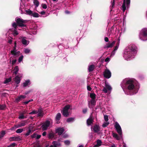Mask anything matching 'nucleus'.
<instances>
[{
	"label": "nucleus",
	"mask_w": 147,
	"mask_h": 147,
	"mask_svg": "<svg viewBox=\"0 0 147 147\" xmlns=\"http://www.w3.org/2000/svg\"><path fill=\"white\" fill-rule=\"evenodd\" d=\"M92 128L95 133H97L100 130V127L99 126L97 125H94L92 127Z\"/></svg>",
	"instance_id": "obj_14"
},
{
	"label": "nucleus",
	"mask_w": 147,
	"mask_h": 147,
	"mask_svg": "<svg viewBox=\"0 0 147 147\" xmlns=\"http://www.w3.org/2000/svg\"><path fill=\"white\" fill-rule=\"evenodd\" d=\"M62 114L65 117H67L69 115L68 111H63Z\"/></svg>",
	"instance_id": "obj_25"
},
{
	"label": "nucleus",
	"mask_w": 147,
	"mask_h": 147,
	"mask_svg": "<svg viewBox=\"0 0 147 147\" xmlns=\"http://www.w3.org/2000/svg\"><path fill=\"white\" fill-rule=\"evenodd\" d=\"M25 37H23L22 39V42L23 45H27V40L25 39Z\"/></svg>",
	"instance_id": "obj_28"
},
{
	"label": "nucleus",
	"mask_w": 147,
	"mask_h": 147,
	"mask_svg": "<svg viewBox=\"0 0 147 147\" xmlns=\"http://www.w3.org/2000/svg\"><path fill=\"white\" fill-rule=\"evenodd\" d=\"M11 78H9L6 79L5 81L4 82V84L7 83L11 81Z\"/></svg>",
	"instance_id": "obj_39"
},
{
	"label": "nucleus",
	"mask_w": 147,
	"mask_h": 147,
	"mask_svg": "<svg viewBox=\"0 0 147 147\" xmlns=\"http://www.w3.org/2000/svg\"><path fill=\"white\" fill-rule=\"evenodd\" d=\"M34 3L35 5H36V7H38L39 4V2L37 0H34Z\"/></svg>",
	"instance_id": "obj_32"
},
{
	"label": "nucleus",
	"mask_w": 147,
	"mask_h": 147,
	"mask_svg": "<svg viewBox=\"0 0 147 147\" xmlns=\"http://www.w3.org/2000/svg\"><path fill=\"white\" fill-rule=\"evenodd\" d=\"M5 134V131H1V134L0 135V138H1L4 136Z\"/></svg>",
	"instance_id": "obj_40"
},
{
	"label": "nucleus",
	"mask_w": 147,
	"mask_h": 147,
	"mask_svg": "<svg viewBox=\"0 0 147 147\" xmlns=\"http://www.w3.org/2000/svg\"><path fill=\"white\" fill-rule=\"evenodd\" d=\"M17 29H14L12 31V34L14 36H16L18 34V33L16 30Z\"/></svg>",
	"instance_id": "obj_26"
},
{
	"label": "nucleus",
	"mask_w": 147,
	"mask_h": 147,
	"mask_svg": "<svg viewBox=\"0 0 147 147\" xmlns=\"http://www.w3.org/2000/svg\"><path fill=\"white\" fill-rule=\"evenodd\" d=\"M140 38L143 40H147V28H144L141 30L140 34Z\"/></svg>",
	"instance_id": "obj_3"
},
{
	"label": "nucleus",
	"mask_w": 147,
	"mask_h": 147,
	"mask_svg": "<svg viewBox=\"0 0 147 147\" xmlns=\"http://www.w3.org/2000/svg\"><path fill=\"white\" fill-rule=\"evenodd\" d=\"M103 75L105 78L109 79L111 76V73L108 69H106L103 73Z\"/></svg>",
	"instance_id": "obj_7"
},
{
	"label": "nucleus",
	"mask_w": 147,
	"mask_h": 147,
	"mask_svg": "<svg viewBox=\"0 0 147 147\" xmlns=\"http://www.w3.org/2000/svg\"><path fill=\"white\" fill-rule=\"evenodd\" d=\"M111 5L110 6V8L111 9V11H112V9H113L115 7V0H111Z\"/></svg>",
	"instance_id": "obj_21"
},
{
	"label": "nucleus",
	"mask_w": 147,
	"mask_h": 147,
	"mask_svg": "<svg viewBox=\"0 0 147 147\" xmlns=\"http://www.w3.org/2000/svg\"><path fill=\"white\" fill-rule=\"evenodd\" d=\"M16 145V143H13L8 146L7 147H14Z\"/></svg>",
	"instance_id": "obj_44"
},
{
	"label": "nucleus",
	"mask_w": 147,
	"mask_h": 147,
	"mask_svg": "<svg viewBox=\"0 0 147 147\" xmlns=\"http://www.w3.org/2000/svg\"><path fill=\"white\" fill-rule=\"evenodd\" d=\"M74 119V118L70 117L68 118L67 120V122H69L73 121Z\"/></svg>",
	"instance_id": "obj_37"
},
{
	"label": "nucleus",
	"mask_w": 147,
	"mask_h": 147,
	"mask_svg": "<svg viewBox=\"0 0 147 147\" xmlns=\"http://www.w3.org/2000/svg\"><path fill=\"white\" fill-rule=\"evenodd\" d=\"M137 49L136 47L134 45L129 46L128 49L125 52L124 57H126V59H127L135 55L137 53Z\"/></svg>",
	"instance_id": "obj_1"
},
{
	"label": "nucleus",
	"mask_w": 147,
	"mask_h": 147,
	"mask_svg": "<svg viewBox=\"0 0 147 147\" xmlns=\"http://www.w3.org/2000/svg\"><path fill=\"white\" fill-rule=\"evenodd\" d=\"M94 121V119L92 117H90L88 118L87 120V124L88 125H90L92 124L93 123Z\"/></svg>",
	"instance_id": "obj_12"
},
{
	"label": "nucleus",
	"mask_w": 147,
	"mask_h": 147,
	"mask_svg": "<svg viewBox=\"0 0 147 147\" xmlns=\"http://www.w3.org/2000/svg\"><path fill=\"white\" fill-rule=\"evenodd\" d=\"M94 65L93 64L89 65L88 68L89 72H90L93 71L94 69Z\"/></svg>",
	"instance_id": "obj_20"
},
{
	"label": "nucleus",
	"mask_w": 147,
	"mask_h": 147,
	"mask_svg": "<svg viewBox=\"0 0 147 147\" xmlns=\"http://www.w3.org/2000/svg\"><path fill=\"white\" fill-rule=\"evenodd\" d=\"M96 94L94 93H91L90 94V97L92 99H95L96 98Z\"/></svg>",
	"instance_id": "obj_31"
},
{
	"label": "nucleus",
	"mask_w": 147,
	"mask_h": 147,
	"mask_svg": "<svg viewBox=\"0 0 147 147\" xmlns=\"http://www.w3.org/2000/svg\"><path fill=\"white\" fill-rule=\"evenodd\" d=\"M11 53L12 55L14 56H16L18 55V53H16V52L14 51H11Z\"/></svg>",
	"instance_id": "obj_41"
},
{
	"label": "nucleus",
	"mask_w": 147,
	"mask_h": 147,
	"mask_svg": "<svg viewBox=\"0 0 147 147\" xmlns=\"http://www.w3.org/2000/svg\"><path fill=\"white\" fill-rule=\"evenodd\" d=\"M26 96L25 95H21L16 98L15 100L17 102H19L22 99L25 98Z\"/></svg>",
	"instance_id": "obj_13"
},
{
	"label": "nucleus",
	"mask_w": 147,
	"mask_h": 147,
	"mask_svg": "<svg viewBox=\"0 0 147 147\" xmlns=\"http://www.w3.org/2000/svg\"><path fill=\"white\" fill-rule=\"evenodd\" d=\"M42 8L44 9H46L47 8V5L45 4L42 3Z\"/></svg>",
	"instance_id": "obj_50"
},
{
	"label": "nucleus",
	"mask_w": 147,
	"mask_h": 147,
	"mask_svg": "<svg viewBox=\"0 0 147 147\" xmlns=\"http://www.w3.org/2000/svg\"><path fill=\"white\" fill-rule=\"evenodd\" d=\"M96 102L95 100V99H92L91 100V103L92 105H95Z\"/></svg>",
	"instance_id": "obj_47"
},
{
	"label": "nucleus",
	"mask_w": 147,
	"mask_h": 147,
	"mask_svg": "<svg viewBox=\"0 0 147 147\" xmlns=\"http://www.w3.org/2000/svg\"><path fill=\"white\" fill-rule=\"evenodd\" d=\"M6 106L5 104L1 105L0 104V110H4L6 107Z\"/></svg>",
	"instance_id": "obj_34"
},
{
	"label": "nucleus",
	"mask_w": 147,
	"mask_h": 147,
	"mask_svg": "<svg viewBox=\"0 0 147 147\" xmlns=\"http://www.w3.org/2000/svg\"><path fill=\"white\" fill-rule=\"evenodd\" d=\"M25 11L26 13L29 15L32 16V14H33L32 11L30 9H28V10H26Z\"/></svg>",
	"instance_id": "obj_33"
},
{
	"label": "nucleus",
	"mask_w": 147,
	"mask_h": 147,
	"mask_svg": "<svg viewBox=\"0 0 147 147\" xmlns=\"http://www.w3.org/2000/svg\"><path fill=\"white\" fill-rule=\"evenodd\" d=\"M38 113V112L36 110H33L32 112H30L29 113V114L30 115H31L32 114H36Z\"/></svg>",
	"instance_id": "obj_43"
},
{
	"label": "nucleus",
	"mask_w": 147,
	"mask_h": 147,
	"mask_svg": "<svg viewBox=\"0 0 147 147\" xmlns=\"http://www.w3.org/2000/svg\"><path fill=\"white\" fill-rule=\"evenodd\" d=\"M115 128L119 135L121 136L122 135V131L121 128L119 124L117 122L115 123Z\"/></svg>",
	"instance_id": "obj_5"
},
{
	"label": "nucleus",
	"mask_w": 147,
	"mask_h": 147,
	"mask_svg": "<svg viewBox=\"0 0 147 147\" xmlns=\"http://www.w3.org/2000/svg\"><path fill=\"white\" fill-rule=\"evenodd\" d=\"M119 46L116 45V46L115 47L114 49V51H115L116 50H117Z\"/></svg>",
	"instance_id": "obj_60"
},
{
	"label": "nucleus",
	"mask_w": 147,
	"mask_h": 147,
	"mask_svg": "<svg viewBox=\"0 0 147 147\" xmlns=\"http://www.w3.org/2000/svg\"><path fill=\"white\" fill-rule=\"evenodd\" d=\"M21 140V138L20 136H14L9 138V140L10 141H16L20 140Z\"/></svg>",
	"instance_id": "obj_8"
},
{
	"label": "nucleus",
	"mask_w": 147,
	"mask_h": 147,
	"mask_svg": "<svg viewBox=\"0 0 147 147\" xmlns=\"http://www.w3.org/2000/svg\"><path fill=\"white\" fill-rule=\"evenodd\" d=\"M96 143L97 146H99L101 145L102 142L101 140H98L96 141Z\"/></svg>",
	"instance_id": "obj_35"
},
{
	"label": "nucleus",
	"mask_w": 147,
	"mask_h": 147,
	"mask_svg": "<svg viewBox=\"0 0 147 147\" xmlns=\"http://www.w3.org/2000/svg\"><path fill=\"white\" fill-rule=\"evenodd\" d=\"M45 12L44 11H42L40 13L41 15H42L45 14Z\"/></svg>",
	"instance_id": "obj_63"
},
{
	"label": "nucleus",
	"mask_w": 147,
	"mask_h": 147,
	"mask_svg": "<svg viewBox=\"0 0 147 147\" xmlns=\"http://www.w3.org/2000/svg\"><path fill=\"white\" fill-rule=\"evenodd\" d=\"M50 122L49 121H46L41 126L43 131L46 130L50 125Z\"/></svg>",
	"instance_id": "obj_6"
},
{
	"label": "nucleus",
	"mask_w": 147,
	"mask_h": 147,
	"mask_svg": "<svg viewBox=\"0 0 147 147\" xmlns=\"http://www.w3.org/2000/svg\"><path fill=\"white\" fill-rule=\"evenodd\" d=\"M61 115L60 113H58L57 114L56 119V120L57 121H59L61 118Z\"/></svg>",
	"instance_id": "obj_27"
},
{
	"label": "nucleus",
	"mask_w": 147,
	"mask_h": 147,
	"mask_svg": "<svg viewBox=\"0 0 147 147\" xmlns=\"http://www.w3.org/2000/svg\"><path fill=\"white\" fill-rule=\"evenodd\" d=\"M54 136V134L53 132H50L48 135V138L50 139H52Z\"/></svg>",
	"instance_id": "obj_22"
},
{
	"label": "nucleus",
	"mask_w": 147,
	"mask_h": 147,
	"mask_svg": "<svg viewBox=\"0 0 147 147\" xmlns=\"http://www.w3.org/2000/svg\"><path fill=\"white\" fill-rule=\"evenodd\" d=\"M31 130L29 129L28 131H27L26 133L25 134V136H28L31 133Z\"/></svg>",
	"instance_id": "obj_46"
},
{
	"label": "nucleus",
	"mask_w": 147,
	"mask_h": 147,
	"mask_svg": "<svg viewBox=\"0 0 147 147\" xmlns=\"http://www.w3.org/2000/svg\"><path fill=\"white\" fill-rule=\"evenodd\" d=\"M41 136L40 135H37L36 136V139H39Z\"/></svg>",
	"instance_id": "obj_59"
},
{
	"label": "nucleus",
	"mask_w": 147,
	"mask_h": 147,
	"mask_svg": "<svg viewBox=\"0 0 147 147\" xmlns=\"http://www.w3.org/2000/svg\"><path fill=\"white\" fill-rule=\"evenodd\" d=\"M24 113H22L20 114L19 115V116L18 117L19 119H24V118H26V117H25L24 116Z\"/></svg>",
	"instance_id": "obj_29"
},
{
	"label": "nucleus",
	"mask_w": 147,
	"mask_h": 147,
	"mask_svg": "<svg viewBox=\"0 0 147 147\" xmlns=\"http://www.w3.org/2000/svg\"><path fill=\"white\" fill-rule=\"evenodd\" d=\"M30 50L28 49H26L24 50V52L25 53L27 54L30 53Z\"/></svg>",
	"instance_id": "obj_51"
},
{
	"label": "nucleus",
	"mask_w": 147,
	"mask_h": 147,
	"mask_svg": "<svg viewBox=\"0 0 147 147\" xmlns=\"http://www.w3.org/2000/svg\"><path fill=\"white\" fill-rule=\"evenodd\" d=\"M19 68L18 67V66H16L14 69H13V71H14V73L15 74V75H16L19 71Z\"/></svg>",
	"instance_id": "obj_24"
},
{
	"label": "nucleus",
	"mask_w": 147,
	"mask_h": 147,
	"mask_svg": "<svg viewBox=\"0 0 147 147\" xmlns=\"http://www.w3.org/2000/svg\"><path fill=\"white\" fill-rule=\"evenodd\" d=\"M102 91L104 92L105 93H107V89L106 88L104 87L102 90Z\"/></svg>",
	"instance_id": "obj_54"
},
{
	"label": "nucleus",
	"mask_w": 147,
	"mask_h": 147,
	"mask_svg": "<svg viewBox=\"0 0 147 147\" xmlns=\"http://www.w3.org/2000/svg\"><path fill=\"white\" fill-rule=\"evenodd\" d=\"M64 142L65 144L67 145H69L70 144V142L68 140L64 141Z\"/></svg>",
	"instance_id": "obj_52"
},
{
	"label": "nucleus",
	"mask_w": 147,
	"mask_h": 147,
	"mask_svg": "<svg viewBox=\"0 0 147 147\" xmlns=\"http://www.w3.org/2000/svg\"><path fill=\"white\" fill-rule=\"evenodd\" d=\"M17 60L16 59H14L12 60V65H13L16 62Z\"/></svg>",
	"instance_id": "obj_55"
},
{
	"label": "nucleus",
	"mask_w": 147,
	"mask_h": 147,
	"mask_svg": "<svg viewBox=\"0 0 147 147\" xmlns=\"http://www.w3.org/2000/svg\"><path fill=\"white\" fill-rule=\"evenodd\" d=\"M70 105H67L65 106L63 109V111H68V110L70 108Z\"/></svg>",
	"instance_id": "obj_23"
},
{
	"label": "nucleus",
	"mask_w": 147,
	"mask_h": 147,
	"mask_svg": "<svg viewBox=\"0 0 147 147\" xmlns=\"http://www.w3.org/2000/svg\"><path fill=\"white\" fill-rule=\"evenodd\" d=\"M30 83L29 80H28L26 81L25 82L23 83V86L24 87L26 86Z\"/></svg>",
	"instance_id": "obj_30"
},
{
	"label": "nucleus",
	"mask_w": 147,
	"mask_h": 147,
	"mask_svg": "<svg viewBox=\"0 0 147 147\" xmlns=\"http://www.w3.org/2000/svg\"><path fill=\"white\" fill-rule=\"evenodd\" d=\"M134 83V81L131 80H129L126 81L125 84L127 86L128 89L130 90L134 88L135 87Z\"/></svg>",
	"instance_id": "obj_4"
},
{
	"label": "nucleus",
	"mask_w": 147,
	"mask_h": 147,
	"mask_svg": "<svg viewBox=\"0 0 147 147\" xmlns=\"http://www.w3.org/2000/svg\"><path fill=\"white\" fill-rule=\"evenodd\" d=\"M109 124V122H106L103 123L102 125V127H105L107 126Z\"/></svg>",
	"instance_id": "obj_45"
},
{
	"label": "nucleus",
	"mask_w": 147,
	"mask_h": 147,
	"mask_svg": "<svg viewBox=\"0 0 147 147\" xmlns=\"http://www.w3.org/2000/svg\"><path fill=\"white\" fill-rule=\"evenodd\" d=\"M82 112L84 113H86L87 112V109L86 108L84 109H83Z\"/></svg>",
	"instance_id": "obj_56"
},
{
	"label": "nucleus",
	"mask_w": 147,
	"mask_h": 147,
	"mask_svg": "<svg viewBox=\"0 0 147 147\" xmlns=\"http://www.w3.org/2000/svg\"><path fill=\"white\" fill-rule=\"evenodd\" d=\"M110 60V59L109 57H107L106 58V59H105V62H108Z\"/></svg>",
	"instance_id": "obj_57"
},
{
	"label": "nucleus",
	"mask_w": 147,
	"mask_h": 147,
	"mask_svg": "<svg viewBox=\"0 0 147 147\" xmlns=\"http://www.w3.org/2000/svg\"><path fill=\"white\" fill-rule=\"evenodd\" d=\"M122 10L123 12H124L126 9L125 0H123V3L121 6Z\"/></svg>",
	"instance_id": "obj_19"
},
{
	"label": "nucleus",
	"mask_w": 147,
	"mask_h": 147,
	"mask_svg": "<svg viewBox=\"0 0 147 147\" xmlns=\"http://www.w3.org/2000/svg\"><path fill=\"white\" fill-rule=\"evenodd\" d=\"M23 129L20 128V129H17L16 130V132L17 133L19 134V133H21V132H23Z\"/></svg>",
	"instance_id": "obj_38"
},
{
	"label": "nucleus",
	"mask_w": 147,
	"mask_h": 147,
	"mask_svg": "<svg viewBox=\"0 0 147 147\" xmlns=\"http://www.w3.org/2000/svg\"><path fill=\"white\" fill-rule=\"evenodd\" d=\"M115 41H113L111 43H110V42H109L108 43L106 44V46L104 47V48L108 49L110 48H112L115 45Z\"/></svg>",
	"instance_id": "obj_11"
},
{
	"label": "nucleus",
	"mask_w": 147,
	"mask_h": 147,
	"mask_svg": "<svg viewBox=\"0 0 147 147\" xmlns=\"http://www.w3.org/2000/svg\"><path fill=\"white\" fill-rule=\"evenodd\" d=\"M14 80L15 81L16 83L17 84H19L20 81V77L18 76H17L14 78Z\"/></svg>",
	"instance_id": "obj_18"
},
{
	"label": "nucleus",
	"mask_w": 147,
	"mask_h": 147,
	"mask_svg": "<svg viewBox=\"0 0 147 147\" xmlns=\"http://www.w3.org/2000/svg\"><path fill=\"white\" fill-rule=\"evenodd\" d=\"M104 119L107 122L108 121L109 119H108V115H104Z\"/></svg>",
	"instance_id": "obj_48"
},
{
	"label": "nucleus",
	"mask_w": 147,
	"mask_h": 147,
	"mask_svg": "<svg viewBox=\"0 0 147 147\" xmlns=\"http://www.w3.org/2000/svg\"><path fill=\"white\" fill-rule=\"evenodd\" d=\"M16 22H14L12 24V27L14 29H17L18 26L19 27H26V23L28 22L26 20H24L20 18H16L15 19Z\"/></svg>",
	"instance_id": "obj_2"
},
{
	"label": "nucleus",
	"mask_w": 147,
	"mask_h": 147,
	"mask_svg": "<svg viewBox=\"0 0 147 147\" xmlns=\"http://www.w3.org/2000/svg\"><path fill=\"white\" fill-rule=\"evenodd\" d=\"M105 86L106 88L109 90H111L112 89V88L110 86L106 84H105Z\"/></svg>",
	"instance_id": "obj_42"
},
{
	"label": "nucleus",
	"mask_w": 147,
	"mask_h": 147,
	"mask_svg": "<svg viewBox=\"0 0 147 147\" xmlns=\"http://www.w3.org/2000/svg\"><path fill=\"white\" fill-rule=\"evenodd\" d=\"M39 14L36 12H34V13H33L32 16L33 17L35 18H38L39 17Z\"/></svg>",
	"instance_id": "obj_36"
},
{
	"label": "nucleus",
	"mask_w": 147,
	"mask_h": 147,
	"mask_svg": "<svg viewBox=\"0 0 147 147\" xmlns=\"http://www.w3.org/2000/svg\"><path fill=\"white\" fill-rule=\"evenodd\" d=\"M38 114V117H42L43 116V111L42 109L41 108H39L38 111H37Z\"/></svg>",
	"instance_id": "obj_17"
},
{
	"label": "nucleus",
	"mask_w": 147,
	"mask_h": 147,
	"mask_svg": "<svg viewBox=\"0 0 147 147\" xmlns=\"http://www.w3.org/2000/svg\"><path fill=\"white\" fill-rule=\"evenodd\" d=\"M130 2V0H126V4L127 7L129 5Z\"/></svg>",
	"instance_id": "obj_53"
},
{
	"label": "nucleus",
	"mask_w": 147,
	"mask_h": 147,
	"mask_svg": "<svg viewBox=\"0 0 147 147\" xmlns=\"http://www.w3.org/2000/svg\"><path fill=\"white\" fill-rule=\"evenodd\" d=\"M47 132L46 131H44L42 134V135L43 136H45L46 135Z\"/></svg>",
	"instance_id": "obj_64"
},
{
	"label": "nucleus",
	"mask_w": 147,
	"mask_h": 147,
	"mask_svg": "<svg viewBox=\"0 0 147 147\" xmlns=\"http://www.w3.org/2000/svg\"><path fill=\"white\" fill-rule=\"evenodd\" d=\"M105 42H108L109 40L108 38L107 37H106L105 38Z\"/></svg>",
	"instance_id": "obj_62"
},
{
	"label": "nucleus",
	"mask_w": 147,
	"mask_h": 147,
	"mask_svg": "<svg viewBox=\"0 0 147 147\" xmlns=\"http://www.w3.org/2000/svg\"><path fill=\"white\" fill-rule=\"evenodd\" d=\"M23 55H21V56H20L18 59V62L20 63L21 61H22L23 59Z\"/></svg>",
	"instance_id": "obj_49"
},
{
	"label": "nucleus",
	"mask_w": 147,
	"mask_h": 147,
	"mask_svg": "<svg viewBox=\"0 0 147 147\" xmlns=\"http://www.w3.org/2000/svg\"><path fill=\"white\" fill-rule=\"evenodd\" d=\"M65 130L63 127H59L56 130V132L59 135H61Z\"/></svg>",
	"instance_id": "obj_9"
},
{
	"label": "nucleus",
	"mask_w": 147,
	"mask_h": 147,
	"mask_svg": "<svg viewBox=\"0 0 147 147\" xmlns=\"http://www.w3.org/2000/svg\"><path fill=\"white\" fill-rule=\"evenodd\" d=\"M52 144L53 145H50L49 147H57V146H59L61 145L59 143L56 141H53ZM45 147H49V146L47 145Z\"/></svg>",
	"instance_id": "obj_10"
},
{
	"label": "nucleus",
	"mask_w": 147,
	"mask_h": 147,
	"mask_svg": "<svg viewBox=\"0 0 147 147\" xmlns=\"http://www.w3.org/2000/svg\"><path fill=\"white\" fill-rule=\"evenodd\" d=\"M36 136V134H34L32 135H31V137L32 138H34Z\"/></svg>",
	"instance_id": "obj_61"
},
{
	"label": "nucleus",
	"mask_w": 147,
	"mask_h": 147,
	"mask_svg": "<svg viewBox=\"0 0 147 147\" xmlns=\"http://www.w3.org/2000/svg\"><path fill=\"white\" fill-rule=\"evenodd\" d=\"M87 89L89 91H90L92 90L90 86H87Z\"/></svg>",
	"instance_id": "obj_58"
},
{
	"label": "nucleus",
	"mask_w": 147,
	"mask_h": 147,
	"mask_svg": "<svg viewBox=\"0 0 147 147\" xmlns=\"http://www.w3.org/2000/svg\"><path fill=\"white\" fill-rule=\"evenodd\" d=\"M27 121L26 120H25L22 121L18 125V126L17 127L18 128L22 126H24L26 125V123H27Z\"/></svg>",
	"instance_id": "obj_16"
},
{
	"label": "nucleus",
	"mask_w": 147,
	"mask_h": 147,
	"mask_svg": "<svg viewBox=\"0 0 147 147\" xmlns=\"http://www.w3.org/2000/svg\"><path fill=\"white\" fill-rule=\"evenodd\" d=\"M112 136L113 137L116 138L117 140H120L121 137V135L118 136V134L116 133H114L113 132H112Z\"/></svg>",
	"instance_id": "obj_15"
}]
</instances>
